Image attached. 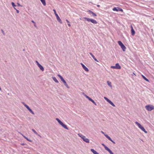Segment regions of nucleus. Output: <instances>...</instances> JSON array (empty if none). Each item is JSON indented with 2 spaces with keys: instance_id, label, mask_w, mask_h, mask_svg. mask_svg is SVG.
I'll list each match as a JSON object with an SVG mask.
<instances>
[{
  "instance_id": "nucleus-54",
  "label": "nucleus",
  "mask_w": 154,
  "mask_h": 154,
  "mask_svg": "<svg viewBox=\"0 0 154 154\" xmlns=\"http://www.w3.org/2000/svg\"><path fill=\"white\" fill-rule=\"evenodd\" d=\"M133 75H135V74L134 73H133Z\"/></svg>"
},
{
  "instance_id": "nucleus-18",
  "label": "nucleus",
  "mask_w": 154,
  "mask_h": 154,
  "mask_svg": "<svg viewBox=\"0 0 154 154\" xmlns=\"http://www.w3.org/2000/svg\"><path fill=\"white\" fill-rule=\"evenodd\" d=\"M121 47V48H122V50H123V51H125L126 49V47H125V46L124 45H123Z\"/></svg>"
},
{
  "instance_id": "nucleus-52",
  "label": "nucleus",
  "mask_w": 154,
  "mask_h": 154,
  "mask_svg": "<svg viewBox=\"0 0 154 154\" xmlns=\"http://www.w3.org/2000/svg\"><path fill=\"white\" fill-rule=\"evenodd\" d=\"M97 6L98 7H100V5H97Z\"/></svg>"
},
{
  "instance_id": "nucleus-1",
  "label": "nucleus",
  "mask_w": 154,
  "mask_h": 154,
  "mask_svg": "<svg viewBox=\"0 0 154 154\" xmlns=\"http://www.w3.org/2000/svg\"><path fill=\"white\" fill-rule=\"evenodd\" d=\"M56 120L57 121L58 123L64 128L67 130H69V128L67 127L66 125L64 124L59 119L56 118Z\"/></svg>"
},
{
  "instance_id": "nucleus-33",
  "label": "nucleus",
  "mask_w": 154,
  "mask_h": 154,
  "mask_svg": "<svg viewBox=\"0 0 154 154\" xmlns=\"http://www.w3.org/2000/svg\"><path fill=\"white\" fill-rule=\"evenodd\" d=\"M89 100H90L91 101H92V100H93L90 98L89 97L88 98V99Z\"/></svg>"
},
{
  "instance_id": "nucleus-17",
  "label": "nucleus",
  "mask_w": 154,
  "mask_h": 154,
  "mask_svg": "<svg viewBox=\"0 0 154 154\" xmlns=\"http://www.w3.org/2000/svg\"><path fill=\"white\" fill-rule=\"evenodd\" d=\"M107 85L111 88L112 87V85H111V83L109 81H107Z\"/></svg>"
},
{
  "instance_id": "nucleus-26",
  "label": "nucleus",
  "mask_w": 154,
  "mask_h": 154,
  "mask_svg": "<svg viewBox=\"0 0 154 154\" xmlns=\"http://www.w3.org/2000/svg\"><path fill=\"white\" fill-rule=\"evenodd\" d=\"M32 131L36 134H38V133L37 132L35 131V130L34 129H32Z\"/></svg>"
},
{
  "instance_id": "nucleus-22",
  "label": "nucleus",
  "mask_w": 154,
  "mask_h": 154,
  "mask_svg": "<svg viewBox=\"0 0 154 154\" xmlns=\"http://www.w3.org/2000/svg\"><path fill=\"white\" fill-rule=\"evenodd\" d=\"M142 77L146 81H147V82H149V80L144 76L143 75H142Z\"/></svg>"
},
{
  "instance_id": "nucleus-21",
  "label": "nucleus",
  "mask_w": 154,
  "mask_h": 154,
  "mask_svg": "<svg viewBox=\"0 0 154 154\" xmlns=\"http://www.w3.org/2000/svg\"><path fill=\"white\" fill-rule=\"evenodd\" d=\"M109 103L113 107H115V105L110 100L109 102Z\"/></svg>"
},
{
  "instance_id": "nucleus-12",
  "label": "nucleus",
  "mask_w": 154,
  "mask_h": 154,
  "mask_svg": "<svg viewBox=\"0 0 154 154\" xmlns=\"http://www.w3.org/2000/svg\"><path fill=\"white\" fill-rule=\"evenodd\" d=\"M131 34L132 35H134L135 34V32L133 28V27L131 26Z\"/></svg>"
},
{
  "instance_id": "nucleus-43",
  "label": "nucleus",
  "mask_w": 154,
  "mask_h": 154,
  "mask_svg": "<svg viewBox=\"0 0 154 154\" xmlns=\"http://www.w3.org/2000/svg\"><path fill=\"white\" fill-rule=\"evenodd\" d=\"M66 22H67V23H69V21L67 20H66Z\"/></svg>"
},
{
  "instance_id": "nucleus-8",
  "label": "nucleus",
  "mask_w": 154,
  "mask_h": 154,
  "mask_svg": "<svg viewBox=\"0 0 154 154\" xmlns=\"http://www.w3.org/2000/svg\"><path fill=\"white\" fill-rule=\"evenodd\" d=\"M81 64L85 71L88 72L89 71L87 67H86L82 63H81Z\"/></svg>"
},
{
  "instance_id": "nucleus-9",
  "label": "nucleus",
  "mask_w": 154,
  "mask_h": 154,
  "mask_svg": "<svg viewBox=\"0 0 154 154\" xmlns=\"http://www.w3.org/2000/svg\"><path fill=\"white\" fill-rule=\"evenodd\" d=\"M55 16H56V18L57 21L60 23H62V21L61 20L59 16H58V15L57 14H56V15H55Z\"/></svg>"
},
{
  "instance_id": "nucleus-51",
  "label": "nucleus",
  "mask_w": 154,
  "mask_h": 154,
  "mask_svg": "<svg viewBox=\"0 0 154 154\" xmlns=\"http://www.w3.org/2000/svg\"><path fill=\"white\" fill-rule=\"evenodd\" d=\"M37 135H38V136H39V137H41V136L40 135L38 134H37Z\"/></svg>"
},
{
  "instance_id": "nucleus-46",
  "label": "nucleus",
  "mask_w": 154,
  "mask_h": 154,
  "mask_svg": "<svg viewBox=\"0 0 154 154\" xmlns=\"http://www.w3.org/2000/svg\"><path fill=\"white\" fill-rule=\"evenodd\" d=\"M34 26L35 27H36V24H35V23H34Z\"/></svg>"
},
{
  "instance_id": "nucleus-38",
  "label": "nucleus",
  "mask_w": 154,
  "mask_h": 154,
  "mask_svg": "<svg viewBox=\"0 0 154 154\" xmlns=\"http://www.w3.org/2000/svg\"><path fill=\"white\" fill-rule=\"evenodd\" d=\"M17 4L18 6H20L21 7H22L23 6L22 5H21L19 3H17Z\"/></svg>"
},
{
  "instance_id": "nucleus-57",
  "label": "nucleus",
  "mask_w": 154,
  "mask_h": 154,
  "mask_svg": "<svg viewBox=\"0 0 154 154\" xmlns=\"http://www.w3.org/2000/svg\"><path fill=\"white\" fill-rule=\"evenodd\" d=\"M22 145H24V144H23H23H22Z\"/></svg>"
},
{
  "instance_id": "nucleus-10",
  "label": "nucleus",
  "mask_w": 154,
  "mask_h": 154,
  "mask_svg": "<svg viewBox=\"0 0 154 154\" xmlns=\"http://www.w3.org/2000/svg\"><path fill=\"white\" fill-rule=\"evenodd\" d=\"M82 140L86 142L87 143H89V140L85 136L84 137V138H83Z\"/></svg>"
},
{
  "instance_id": "nucleus-37",
  "label": "nucleus",
  "mask_w": 154,
  "mask_h": 154,
  "mask_svg": "<svg viewBox=\"0 0 154 154\" xmlns=\"http://www.w3.org/2000/svg\"><path fill=\"white\" fill-rule=\"evenodd\" d=\"M109 153L110 154H114L112 152L111 150H110L109 151Z\"/></svg>"
},
{
  "instance_id": "nucleus-25",
  "label": "nucleus",
  "mask_w": 154,
  "mask_h": 154,
  "mask_svg": "<svg viewBox=\"0 0 154 154\" xmlns=\"http://www.w3.org/2000/svg\"><path fill=\"white\" fill-rule=\"evenodd\" d=\"M104 98L108 103L110 100H109L108 98H107L106 97H104Z\"/></svg>"
},
{
  "instance_id": "nucleus-27",
  "label": "nucleus",
  "mask_w": 154,
  "mask_h": 154,
  "mask_svg": "<svg viewBox=\"0 0 154 154\" xmlns=\"http://www.w3.org/2000/svg\"><path fill=\"white\" fill-rule=\"evenodd\" d=\"M11 5L12 6L14 7V8L16 6V5H15V4L13 2H11Z\"/></svg>"
},
{
  "instance_id": "nucleus-13",
  "label": "nucleus",
  "mask_w": 154,
  "mask_h": 154,
  "mask_svg": "<svg viewBox=\"0 0 154 154\" xmlns=\"http://www.w3.org/2000/svg\"><path fill=\"white\" fill-rule=\"evenodd\" d=\"M116 69H120L121 68V66L119 65V63H117L115 65Z\"/></svg>"
},
{
  "instance_id": "nucleus-39",
  "label": "nucleus",
  "mask_w": 154,
  "mask_h": 154,
  "mask_svg": "<svg viewBox=\"0 0 154 154\" xmlns=\"http://www.w3.org/2000/svg\"><path fill=\"white\" fill-rule=\"evenodd\" d=\"M84 96L86 98H87V99L89 97H88V96H87L86 95V94H85L84 95Z\"/></svg>"
},
{
  "instance_id": "nucleus-53",
  "label": "nucleus",
  "mask_w": 154,
  "mask_h": 154,
  "mask_svg": "<svg viewBox=\"0 0 154 154\" xmlns=\"http://www.w3.org/2000/svg\"><path fill=\"white\" fill-rule=\"evenodd\" d=\"M21 135H22V136H23V135L22 134H21Z\"/></svg>"
},
{
  "instance_id": "nucleus-5",
  "label": "nucleus",
  "mask_w": 154,
  "mask_h": 154,
  "mask_svg": "<svg viewBox=\"0 0 154 154\" xmlns=\"http://www.w3.org/2000/svg\"><path fill=\"white\" fill-rule=\"evenodd\" d=\"M135 123L138 126L139 128H140L142 131H144L145 133H147V132L144 129V127H143L138 122H135Z\"/></svg>"
},
{
  "instance_id": "nucleus-3",
  "label": "nucleus",
  "mask_w": 154,
  "mask_h": 154,
  "mask_svg": "<svg viewBox=\"0 0 154 154\" xmlns=\"http://www.w3.org/2000/svg\"><path fill=\"white\" fill-rule=\"evenodd\" d=\"M145 108L147 111H150L154 109V106L149 104L146 106Z\"/></svg>"
},
{
  "instance_id": "nucleus-48",
  "label": "nucleus",
  "mask_w": 154,
  "mask_h": 154,
  "mask_svg": "<svg viewBox=\"0 0 154 154\" xmlns=\"http://www.w3.org/2000/svg\"><path fill=\"white\" fill-rule=\"evenodd\" d=\"M23 137L25 138V139H26V136H25L24 135H23Z\"/></svg>"
},
{
  "instance_id": "nucleus-40",
  "label": "nucleus",
  "mask_w": 154,
  "mask_h": 154,
  "mask_svg": "<svg viewBox=\"0 0 154 154\" xmlns=\"http://www.w3.org/2000/svg\"><path fill=\"white\" fill-rule=\"evenodd\" d=\"M101 132L102 134H103L104 135V136H105V135H106V134H105V133H104L103 132V131H101Z\"/></svg>"
},
{
  "instance_id": "nucleus-55",
  "label": "nucleus",
  "mask_w": 154,
  "mask_h": 154,
  "mask_svg": "<svg viewBox=\"0 0 154 154\" xmlns=\"http://www.w3.org/2000/svg\"><path fill=\"white\" fill-rule=\"evenodd\" d=\"M0 90L1 91V88L0 87Z\"/></svg>"
},
{
  "instance_id": "nucleus-30",
  "label": "nucleus",
  "mask_w": 154,
  "mask_h": 154,
  "mask_svg": "<svg viewBox=\"0 0 154 154\" xmlns=\"http://www.w3.org/2000/svg\"><path fill=\"white\" fill-rule=\"evenodd\" d=\"M111 68H113V69H116V66H111Z\"/></svg>"
},
{
  "instance_id": "nucleus-7",
  "label": "nucleus",
  "mask_w": 154,
  "mask_h": 154,
  "mask_svg": "<svg viewBox=\"0 0 154 154\" xmlns=\"http://www.w3.org/2000/svg\"><path fill=\"white\" fill-rule=\"evenodd\" d=\"M105 136L109 140L111 141L113 143L115 144V142L113 141L111 138L108 135H105Z\"/></svg>"
},
{
  "instance_id": "nucleus-34",
  "label": "nucleus",
  "mask_w": 154,
  "mask_h": 154,
  "mask_svg": "<svg viewBox=\"0 0 154 154\" xmlns=\"http://www.w3.org/2000/svg\"><path fill=\"white\" fill-rule=\"evenodd\" d=\"M14 9L16 10V12L17 13H19V11L18 10L16 9L15 8H14Z\"/></svg>"
},
{
  "instance_id": "nucleus-6",
  "label": "nucleus",
  "mask_w": 154,
  "mask_h": 154,
  "mask_svg": "<svg viewBox=\"0 0 154 154\" xmlns=\"http://www.w3.org/2000/svg\"><path fill=\"white\" fill-rule=\"evenodd\" d=\"M22 103L24 106L28 110L31 112L32 114L34 115V112L32 110V109L29 107L24 102H22Z\"/></svg>"
},
{
  "instance_id": "nucleus-49",
  "label": "nucleus",
  "mask_w": 154,
  "mask_h": 154,
  "mask_svg": "<svg viewBox=\"0 0 154 154\" xmlns=\"http://www.w3.org/2000/svg\"><path fill=\"white\" fill-rule=\"evenodd\" d=\"M23 137L25 138V139H26V136H25L24 135H23Z\"/></svg>"
},
{
  "instance_id": "nucleus-44",
  "label": "nucleus",
  "mask_w": 154,
  "mask_h": 154,
  "mask_svg": "<svg viewBox=\"0 0 154 154\" xmlns=\"http://www.w3.org/2000/svg\"><path fill=\"white\" fill-rule=\"evenodd\" d=\"M68 25L69 27L71 26V25L69 23L68 24Z\"/></svg>"
},
{
  "instance_id": "nucleus-32",
  "label": "nucleus",
  "mask_w": 154,
  "mask_h": 154,
  "mask_svg": "<svg viewBox=\"0 0 154 154\" xmlns=\"http://www.w3.org/2000/svg\"><path fill=\"white\" fill-rule=\"evenodd\" d=\"M35 62L37 64V65H38V66L39 65H40V64L37 61V60H36L35 61Z\"/></svg>"
},
{
  "instance_id": "nucleus-11",
  "label": "nucleus",
  "mask_w": 154,
  "mask_h": 154,
  "mask_svg": "<svg viewBox=\"0 0 154 154\" xmlns=\"http://www.w3.org/2000/svg\"><path fill=\"white\" fill-rule=\"evenodd\" d=\"M102 145H103V146H104V148L106 150H107V151H108V152H109L110 150V149H109L108 147H107L106 146H105V145L104 144H103V143H102Z\"/></svg>"
},
{
  "instance_id": "nucleus-29",
  "label": "nucleus",
  "mask_w": 154,
  "mask_h": 154,
  "mask_svg": "<svg viewBox=\"0 0 154 154\" xmlns=\"http://www.w3.org/2000/svg\"><path fill=\"white\" fill-rule=\"evenodd\" d=\"M89 54H90V55H91V56H92L93 58H94V56L91 53H89Z\"/></svg>"
},
{
  "instance_id": "nucleus-35",
  "label": "nucleus",
  "mask_w": 154,
  "mask_h": 154,
  "mask_svg": "<svg viewBox=\"0 0 154 154\" xmlns=\"http://www.w3.org/2000/svg\"><path fill=\"white\" fill-rule=\"evenodd\" d=\"M53 11H54L55 15H56V14H57V13L56 12V10L55 9H53Z\"/></svg>"
},
{
  "instance_id": "nucleus-41",
  "label": "nucleus",
  "mask_w": 154,
  "mask_h": 154,
  "mask_svg": "<svg viewBox=\"0 0 154 154\" xmlns=\"http://www.w3.org/2000/svg\"><path fill=\"white\" fill-rule=\"evenodd\" d=\"M119 11H122V12H123V10L122 9H121V8H120L119 10Z\"/></svg>"
},
{
  "instance_id": "nucleus-50",
  "label": "nucleus",
  "mask_w": 154,
  "mask_h": 154,
  "mask_svg": "<svg viewBox=\"0 0 154 154\" xmlns=\"http://www.w3.org/2000/svg\"><path fill=\"white\" fill-rule=\"evenodd\" d=\"M23 137L25 138V139H26V136H25L24 135H23Z\"/></svg>"
},
{
  "instance_id": "nucleus-4",
  "label": "nucleus",
  "mask_w": 154,
  "mask_h": 154,
  "mask_svg": "<svg viewBox=\"0 0 154 154\" xmlns=\"http://www.w3.org/2000/svg\"><path fill=\"white\" fill-rule=\"evenodd\" d=\"M83 19H85L88 22H91L92 23L94 24H96L97 23V21L93 19H90L86 17H83Z\"/></svg>"
},
{
  "instance_id": "nucleus-16",
  "label": "nucleus",
  "mask_w": 154,
  "mask_h": 154,
  "mask_svg": "<svg viewBox=\"0 0 154 154\" xmlns=\"http://www.w3.org/2000/svg\"><path fill=\"white\" fill-rule=\"evenodd\" d=\"M91 150L94 154H98V153L93 149H91Z\"/></svg>"
},
{
  "instance_id": "nucleus-24",
  "label": "nucleus",
  "mask_w": 154,
  "mask_h": 154,
  "mask_svg": "<svg viewBox=\"0 0 154 154\" xmlns=\"http://www.w3.org/2000/svg\"><path fill=\"white\" fill-rule=\"evenodd\" d=\"M118 43L121 47L124 45L122 42L120 41H119L118 42Z\"/></svg>"
},
{
  "instance_id": "nucleus-2",
  "label": "nucleus",
  "mask_w": 154,
  "mask_h": 154,
  "mask_svg": "<svg viewBox=\"0 0 154 154\" xmlns=\"http://www.w3.org/2000/svg\"><path fill=\"white\" fill-rule=\"evenodd\" d=\"M60 78V79L63 82L65 85L66 86V87L67 88H69V87L68 85L66 83V81L63 79V77L60 75L58 74L57 75Z\"/></svg>"
},
{
  "instance_id": "nucleus-15",
  "label": "nucleus",
  "mask_w": 154,
  "mask_h": 154,
  "mask_svg": "<svg viewBox=\"0 0 154 154\" xmlns=\"http://www.w3.org/2000/svg\"><path fill=\"white\" fill-rule=\"evenodd\" d=\"M52 78L53 80L56 83H58L59 82L58 81L55 77H52Z\"/></svg>"
},
{
  "instance_id": "nucleus-20",
  "label": "nucleus",
  "mask_w": 154,
  "mask_h": 154,
  "mask_svg": "<svg viewBox=\"0 0 154 154\" xmlns=\"http://www.w3.org/2000/svg\"><path fill=\"white\" fill-rule=\"evenodd\" d=\"M89 12H90V13L92 14V15L93 17H95L97 16V15L92 11H89Z\"/></svg>"
},
{
  "instance_id": "nucleus-45",
  "label": "nucleus",
  "mask_w": 154,
  "mask_h": 154,
  "mask_svg": "<svg viewBox=\"0 0 154 154\" xmlns=\"http://www.w3.org/2000/svg\"><path fill=\"white\" fill-rule=\"evenodd\" d=\"M31 21H32V23H35V22L33 20H32Z\"/></svg>"
},
{
  "instance_id": "nucleus-23",
  "label": "nucleus",
  "mask_w": 154,
  "mask_h": 154,
  "mask_svg": "<svg viewBox=\"0 0 154 154\" xmlns=\"http://www.w3.org/2000/svg\"><path fill=\"white\" fill-rule=\"evenodd\" d=\"M78 135L82 139H83V138H84V137H85L83 135L81 134H79Z\"/></svg>"
},
{
  "instance_id": "nucleus-56",
  "label": "nucleus",
  "mask_w": 154,
  "mask_h": 154,
  "mask_svg": "<svg viewBox=\"0 0 154 154\" xmlns=\"http://www.w3.org/2000/svg\"><path fill=\"white\" fill-rule=\"evenodd\" d=\"M2 32H4L3 31V30H2Z\"/></svg>"
},
{
  "instance_id": "nucleus-36",
  "label": "nucleus",
  "mask_w": 154,
  "mask_h": 154,
  "mask_svg": "<svg viewBox=\"0 0 154 154\" xmlns=\"http://www.w3.org/2000/svg\"><path fill=\"white\" fill-rule=\"evenodd\" d=\"M93 59H94V60L96 61L97 62H98V61L97 59L95 58V57H94V58H93Z\"/></svg>"
},
{
  "instance_id": "nucleus-19",
  "label": "nucleus",
  "mask_w": 154,
  "mask_h": 154,
  "mask_svg": "<svg viewBox=\"0 0 154 154\" xmlns=\"http://www.w3.org/2000/svg\"><path fill=\"white\" fill-rule=\"evenodd\" d=\"M40 1L44 6H45L46 5V4L45 0H40Z\"/></svg>"
},
{
  "instance_id": "nucleus-31",
  "label": "nucleus",
  "mask_w": 154,
  "mask_h": 154,
  "mask_svg": "<svg viewBox=\"0 0 154 154\" xmlns=\"http://www.w3.org/2000/svg\"><path fill=\"white\" fill-rule=\"evenodd\" d=\"M91 102H92L95 105H97L96 103L94 102V101L93 100Z\"/></svg>"
},
{
  "instance_id": "nucleus-47",
  "label": "nucleus",
  "mask_w": 154,
  "mask_h": 154,
  "mask_svg": "<svg viewBox=\"0 0 154 154\" xmlns=\"http://www.w3.org/2000/svg\"><path fill=\"white\" fill-rule=\"evenodd\" d=\"M23 137L25 138V139H26V136H25L24 135H23Z\"/></svg>"
},
{
  "instance_id": "nucleus-42",
  "label": "nucleus",
  "mask_w": 154,
  "mask_h": 154,
  "mask_svg": "<svg viewBox=\"0 0 154 154\" xmlns=\"http://www.w3.org/2000/svg\"><path fill=\"white\" fill-rule=\"evenodd\" d=\"M26 139L27 140H28V141H31V140H29V139H28L27 137H26Z\"/></svg>"
},
{
  "instance_id": "nucleus-28",
  "label": "nucleus",
  "mask_w": 154,
  "mask_h": 154,
  "mask_svg": "<svg viewBox=\"0 0 154 154\" xmlns=\"http://www.w3.org/2000/svg\"><path fill=\"white\" fill-rule=\"evenodd\" d=\"M112 10L113 11H118V10H117V9L116 7L113 8L112 9Z\"/></svg>"
},
{
  "instance_id": "nucleus-14",
  "label": "nucleus",
  "mask_w": 154,
  "mask_h": 154,
  "mask_svg": "<svg viewBox=\"0 0 154 154\" xmlns=\"http://www.w3.org/2000/svg\"><path fill=\"white\" fill-rule=\"evenodd\" d=\"M38 67L42 71H44V69L42 66L41 64L39 65L38 66Z\"/></svg>"
}]
</instances>
